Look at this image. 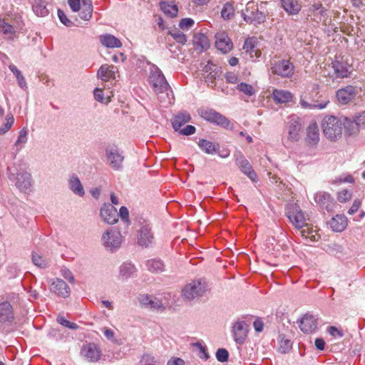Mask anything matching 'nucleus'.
<instances>
[{
    "label": "nucleus",
    "instance_id": "f257e3e1",
    "mask_svg": "<svg viewBox=\"0 0 365 365\" xmlns=\"http://www.w3.org/2000/svg\"><path fill=\"white\" fill-rule=\"evenodd\" d=\"M7 176L14 182L18 190L23 192H30L33 185L32 176L25 164H19L7 168Z\"/></svg>",
    "mask_w": 365,
    "mask_h": 365
},
{
    "label": "nucleus",
    "instance_id": "f03ea898",
    "mask_svg": "<svg viewBox=\"0 0 365 365\" xmlns=\"http://www.w3.org/2000/svg\"><path fill=\"white\" fill-rule=\"evenodd\" d=\"M207 291V284L205 280L199 279L187 283L182 289L181 295L184 300L192 301L204 296Z\"/></svg>",
    "mask_w": 365,
    "mask_h": 365
},
{
    "label": "nucleus",
    "instance_id": "7ed1b4c3",
    "mask_svg": "<svg viewBox=\"0 0 365 365\" xmlns=\"http://www.w3.org/2000/svg\"><path fill=\"white\" fill-rule=\"evenodd\" d=\"M101 241L106 250L114 252L121 247L123 236L118 229L109 227L102 234Z\"/></svg>",
    "mask_w": 365,
    "mask_h": 365
},
{
    "label": "nucleus",
    "instance_id": "20e7f679",
    "mask_svg": "<svg viewBox=\"0 0 365 365\" xmlns=\"http://www.w3.org/2000/svg\"><path fill=\"white\" fill-rule=\"evenodd\" d=\"M148 82L156 94H163L170 89L163 72L155 65L150 68Z\"/></svg>",
    "mask_w": 365,
    "mask_h": 365
},
{
    "label": "nucleus",
    "instance_id": "39448f33",
    "mask_svg": "<svg viewBox=\"0 0 365 365\" xmlns=\"http://www.w3.org/2000/svg\"><path fill=\"white\" fill-rule=\"evenodd\" d=\"M322 129L324 135L334 140L341 135L342 124L335 116H326L322 120Z\"/></svg>",
    "mask_w": 365,
    "mask_h": 365
},
{
    "label": "nucleus",
    "instance_id": "423d86ee",
    "mask_svg": "<svg viewBox=\"0 0 365 365\" xmlns=\"http://www.w3.org/2000/svg\"><path fill=\"white\" fill-rule=\"evenodd\" d=\"M137 242L138 245L143 247H148L154 242V235L150 222L143 220L140 222V228L138 231Z\"/></svg>",
    "mask_w": 365,
    "mask_h": 365
},
{
    "label": "nucleus",
    "instance_id": "0eeeda50",
    "mask_svg": "<svg viewBox=\"0 0 365 365\" xmlns=\"http://www.w3.org/2000/svg\"><path fill=\"white\" fill-rule=\"evenodd\" d=\"M106 163L113 170L123 168L124 157L116 146H108L105 149Z\"/></svg>",
    "mask_w": 365,
    "mask_h": 365
},
{
    "label": "nucleus",
    "instance_id": "6e6552de",
    "mask_svg": "<svg viewBox=\"0 0 365 365\" xmlns=\"http://www.w3.org/2000/svg\"><path fill=\"white\" fill-rule=\"evenodd\" d=\"M245 11L247 14L243 13L242 16L247 23L257 25L265 21V15L258 10V7L254 1H249L247 4Z\"/></svg>",
    "mask_w": 365,
    "mask_h": 365
},
{
    "label": "nucleus",
    "instance_id": "1a4fd4ad",
    "mask_svg": "<svg viewBox=\"0 0 365 365\" xmlns=\"http://www.w3.org/2000/svg\"><path fill=\"white\" fill-rule=\"evenodd\" d=\"M287 216L290 222L298 230L307 225L304 215L297 204H292L288 207Z\"/></svg>",
    "mask_w": 365,
    "mask_h": 365
},
{
    "label": "nucleus",
    "instance_id": "9d476101",
    "mask_svg": "<svg viewBox=\"0 0 365 365\" xmlns=\"http://www.w3.org/2000/svg\"><path fill=\"white\" fill-rule=\"evenodd\" d=\"M234 158L235 163L240 171L246 175L252 181H257V175L245 155L240 151H236L234 153Z\"/></svg>",
    "mask_w": 365,
    "mask_h": 365
},
{
    "label": "nucleus",
    "instance_id": "9b49d317",
    "mask_svg": "<svg viewBox=\"0 0 365 365\" xmlns=\"http://www.w3.org/2000/svg\"><path fill=\"white\" fill-rule=\"evenodd\" d=\"M100 217L108 225H114L118 221L117 209L110 203H103L100 208Z\"/></svg>",
    "mask_w": 365,
    "mask_h": 365
},
{
    "label": "nucleus",
    "instance_id": "f8f14e48",
    "mask_svg": "<svg viewBox=\"0 0 365 365\" xmlns=\"http://www.w3.org/2000/svg\"><path fill=\"white\" fill-rule=\"evenodd\" d=\"M200 115L207 121L221 125L224 128L230 126V120L220 113L213 109L202 110Z\"/></svg>",
    "mask_w": 365,
    "mask_h": 365
},
{
    "label": "nucleus",
    "instance_id": "ddd939ff",
    "mask_svg": "<svg viewBox=\"0 0 365 365\" xmlns=\"http://www.w3.org/2000/svg\"><path fill=\"white\" fill-rule=\"evenodd\" d=\"M357 93L356 88L352 86L341 88L336 93L337 102L341 105H346L354 100Z\"/></svg>",
    "mask_w": 365,
    "mask_h": 365
},
{
    "label": "nucleus",
    "instance_id": "4468645a",
    "mask_svg": "<svg viewBox=\"0 0 365 365\" xmlns=\"http://www.w3.org/2000/svg\"><path fill=\"white\" fill-rule=\"evenodd\" d=\"M139 302L142 306L152 310L163 311L165 307L161 299L149 294L140 295Z\"/></svg>",
    "mask_w": 365,
    "mask_h": 365
},
{
    "label": "nucleus",
    "instance_id": "2eb2a0df",
    "mask_svg": "<svg viewBox=\"0 0 365 365\" xmlns=\"http://www.w3.org/2000/svg\"><path fill=\"white\" fill-rule=\"evenodd\" d=\"M232 332L236 343L242 344L247 336L248 325L245 321L237 320L232 325Z\"/></svg>",
    "mask_w": 365,
    "mask_h": 365
},
{
    "label": "nucleus",
    "instance_id": "dca6fc26",
    "mask_svg": "<svg viewBox=\"0 0 365 365\" xmlns=\"http://www.w3.org/2000/svg\"><path fill=\"white\" fill-rule=\"evenodd\" d=\"M271 69L273 73L282 77H290L294 73V66L285 59L275 62Z\"/></svg>",
    "mask_w": 365,
    "mask_h": 365
},
{
    "label": "nucleus",
    "instance_id": "f3484780",
    "mask_svg": "<svg viewBox=\"0 0 365 365\" xmlns=\"http://www.w3.org/2000/svg\"><path fill=\"white\" fill-rule=\"evenodd\" d=\"M14 319L13 308L9 302L0 303V329L4 325H10Z\"/></svg>",
    "mask_w": 365,
    "mask_h": 365
},
{
    "label": "nucleus",
    "instance_id": "a211bd4d",
    "mask_svg": "<svg viewBox=\"0 0 365 365\" xmlns=\"http://www.w3.org/2000/svg\"><path fill=\"white\" fill-rule=\"evenodd\" d=\"M331 68L336 78H344L350 76L352 67L346 61L335 60L331 63Z\"/></svg>",
    "mask_w": 365,
    "mask_h": 365
},
{
    "label": "nucleus",
    "instance_id": "6ab92c4d",
    "mask_svg": "<svg viewBox=\"0 0 365 365\" xmlns=\"http://www.w3.org/2000/svg\"><path fill=\"white\" fill-rule=\"evenodd\" d=\"M51 291L55 294L66 298L70 295L71 289L68 285L61 279H51Z\"/></svg>",
    "mask_w": 365,
    "mask_h": 365
},
{
    "label": "nucleus",
    "instance_id": "aec40b11",
    "mask_svg": "<svg viewBox=\"0 0 365 365\" xmlns=\"http://www.w3.org/2000/svg\"><path fill=\"white\" fill-rule=\"evenodd\" d=\"M216 48L223 53L230 52L233 48V43L225 32L217 33L215 36Z\"/></svg>",
    "mask_w": 365,
    "mask_h": 365
},
{
    "label": "nucleus",
    "instance_id": "412c9836",
    "mask_svg": "<svg viewBox=\"0 0 365 365\" xmlns=\"http://www.w3.org/2000/svg\"><path fill=\"white\" fill-rule=\"evenodd\" d=\"M81 354L88 361L96 362L99 360L101 353L95 344H88L83 347Z\"/></svg>",
    "mask_w": 365,
    "mask_h": 365
},
{
    "label": "nucleus",
    "instance_id": "4be33fe9",
    "mask_svg": "<svg viewBox=\"0 0 365 365\" xmlns=\"http://www.w3.org/2000/svg\"><path fill=\"white\" fill-rule=\"evenodd\" d=\"M317 327V319L312 314H305L300 321L299 328L305 334L313 332Z\"/></svg>",
    "mask_w": 365,
    "mask_h": 365
},
{
    "label": "nucleus",
    "instance_id": "5701e85b",
    "mask_svg": "<svg viewBox=\"0 0 365 365\" xmlns=\"http://www.w3.org/2000/svg\"><path fill=\"white\" fill-rule=\"evenodd\" d=\"M315 202L321 207L322 209L329 211L333 207V197L326 192H318L314 197Z\"/></svg>",
    "mask_w": 365,
    "mask_h": 365
},
{
    "label": "nucleus",
    "instance_id": "b1692460",
    "mask_svg": "<svg viewBox=\"0 0 365 365\" xmlns=\"http://www.w3.org/2000/svg\"><path fill=\"white\" fill-rule=\"evenodd\" d=\"M190 120V114L186 110H181L173 117L171 123L174 130L178 131L183 125L189 123Z\"/></svg>",
    "mask_w": 365,
    "mask_h": 365
},
{
    "label": "nucleus",
    "instance_id": "393cba45",
    "mask_svg": "<svg viewBox=\"0 0 365 365\" xmlns=\"http://www.w3.org/2000/svg\"><path fill=\"white\" fill-rule=\"evenodd\" d=\"M329 224L333 231L341 232L347 227V219L343 215H337L330 220Z\"/></svg>",
    "mask_w": 365,
    "mask_h": 365
},
{
    "label": "nucleus",
    "instance_id": "a878e982",
    "mask_svg": "<svg viewBox=\"0 0 365 365\" xmlns=\"http://www.w3.org/2000/svg\"><path fill=\"white\" fill-rule=\"evenodd\" d=\"M101 43L105 47L110 48H120L122 46L121 41L113 35L106 34L99 36Z\"/></svg>",
    "mask_w": 365,
    "mask_h": 365
},
{
    "label": "nucleus",
    "instance_id": "bb28decb",
    "mask_svg": "<svg viewBox=\"0 0 365 365\" xmlns=\"http://www.w3.org/2000/svg\"><path fill=\"white\" fill-rule=\"evenodd\" d=\"M69 189L76 195L83 197L85 195V190L80 179L76 175H72L68 181Z\"/></svg>",
    "mask_w": 365,
    "mask_h": 365
},
{
    "label": "nucleus",
    "instance_id": "cd10ccee",
    "mask_svg": "<svg viewBox=\"0 0 365 365\" xmlns=\"http://www.w3.org/2000/svg\"><path fill=\"white\" fill-rule=\"evenodd\" d=\"M280 4L289 15L297 14L302 8L298 0H280Z\"/></svg>",
    "mask_w": 365,
    "mask_h": 365
},
{
    "label": "nucleus",
    "instance_id": "c85d7f7f",
    "mask_svg": "<svg viewBox=\"0 0 365 365\" xmlns=\"http://www.w3.org/2000/svg\"><path fill=\"white\" fill-rule=\"evenodd\" d=\"M301 130V124L298 119L292 118L289 122L288 125V138L292 141H297L299 138V131Z\"/></svg>",
    "mask_w": 365,
    "mask_h": 365
},
{
    "label": "nucleus",
    "instance_id": "c756f323",
    "mask_svg": "<svg viewBox=\"0 0 365 365\" xmlns=\"http://www.w3.org/2000/svg\"><path fill=\"white\" fill-rule=\"evenodd\" d=\"M272 97L277 103H285L292 100L293 95L288 91L274 89L272 91Z\"/></svg>",
    "mask_w": 365,
    "mask_h": 365
},
{
    "label": "nucleus",
    "instance_id": "7c9ffc66",
    "mask_svg": "<svg viewBox=\"0 0 365 365\" xmlns=\"http://www.w3.org/2000/svg\"><path fill=\"white\" fill-rule=\"evenodd\" d=\"M307 141L309 144L314 145L319 141V128L316 123H311L307 129Z\"/></svg>",
    "mask_w": 365,
    "mask_h": 365
},
{
    "label": "nucleus",
    "instance_id": "2f4dec72",
    "mask_svg": "<svg viewBox=\"0 0 365 365\" xmlns=\"http://www.w3.org/2000/svg\"><path fill=\"white\" fill-rule=\"evenodd\" d=\"M115 67L113 66H108L107 64L102 65L98 71V77L103 81H108L111 78H115Z\"/></svg>",
    "mask_w": 365,
    "mask_h": 365
},
{
    "label": "nucleus",
    "instance_id": "473e14b6",
    "mask_svg": "<svg viewBox=\"0 0 365 365\" xmlns=\"http://www.w3.org/2000/svg\"><path fill=\"white\" fill-rule=\"evenodd\" d=\"M0 30L7 40H14L16 37V31L15 28L7 23L4 19H0Z\"/></svg>",
    "mask_w": 365,
    "mask_h": 365
},
{
    "label": "nucleus",
    "instance_id": "72a5a7b5",
    "mask_svg": "<svg viewBox=\"0 0 365 365\" xmlns=\"http://www.w3.org/2000/svg\"><path fill=\"white\" fill-rule=\"evenodd\" d=\"M80 17L85 20L88 21L92 16L93 5L91 0H83L80 9Z\"/></svg>",
    "mask_w": 365,
    "mask_h": 365
},
{
    "label": "nucleus",
    "instance_id": "f704fd0d",
    "mask_svg": "<svg viewBox=\"0 0 365 365\" xmlns=\"http://www.w3.org/2000/svg\"><path fill=\"white\" fill-rule=\"evenodd\" d=\"M145 266L147 269L152 272L160 273L165 271V265L160 259H152L147 260Z\"/></svg>",
    "mask_w": 365,
    "mask_h": 365
},
{
    "label": "nucleus",
    "instance_id": "c9c22d12",
    "mask_svg": "<svg viewBox=\"0 0 365 365\" xmlns=\"http://www.w3.org/2000/svg\"><path fill=\"white\" fill-rule=\"evenodd\" d=\"M306 98H307L306 96H301L300 99H299V104H300L301 107L304 109L322 110V109H324V108H326V106H327V104L329 103V101H324V102H322L320 103H317L315 101H314L313 103H308L306 101Z\"/></svg>",
    "mask_w": 365,
    "mask_h": 365
},
{
    "label": "nucleus",
    "instance_id": "e433bc0d",
    "mask_svg": "<svg viewBox=\"0 0 365 365\" xmlns=\"http://www.w3.org/2000/svg\"><path fill=\"white\" fill-rule=\"evenodd\" d=\"M32 9L38 16L43 17L49 13L48 9L46 8V2L43 0H34Z\"/></svg>",
    "mask_w": 365,
    "mask_h": 365
},
{
    "label": "nucleus",
    "instance_id": "4c0bfd02",
    "mask_svg": "<svg viewBox=\"0 0 365 365\" xmlns=\"http://www.w3.org/2000/svg\"><path fill=\"white\" fill-rule=\"evenodd\" d=\"M198 146L202 151L207 154H214L219 149L218 144L215 145L211 141L207 140L205 139H200L198 142Z\"/></svg>",
    "mask_w": 365,
    "mask_h": 365
},
{
    "label": "nucleus",
    "instance_id": "58836bf2",
    "mask_svg": "<svg viewBox=\"0 0 365 365\" xmlns=\"http://www.w3.org/2000/svg\"><path fill=\"white\" fill-rule=\"evenodd\" d=\"M135 272V266L130 262H124L120 267V275L125 279L133 277Z\"/></svg>",
    "mask_w": 365,
    "mask_h": 365
},
{
    "label": "nucleus",
    "instance_id": "ea45409f",
    "mask_svg": "<svg viewBox=\"0 0 365 365\" xmlns=\"http://www.w3.org/2000/svg\"><path fill=\"white\" fill-rule=\"evenodd\" d=\"M9 68L15 75V76H16V78L17 79L19 86L22 89H26L27 88V83H26V81L24 77L22 75L21 71L19 70L17 68V67L16 66L13 65V64L9 65Z\"/></svg>",
    "mask_w": 365,
    "mask_h": 365
},
{
    "label": "nucleus",
    "instance_id": "a19ab883",
    "mask_svg": "<svg viewBox=\"0 0 365 365\" xmlns=\"http://www.w3.org/2000/svg\"><path fill=\"white\" fill-rule=\"evenodd\" d=\"M279 351L282 354L289 352L292 348V343L291 340L286 339L284 336L282 335H279Z\"/></svg>",
    "mask_w": 365,
    "mask_h": 365
},
{
    "label": "nucleus",
    "instance_id": "79ce46f5",
    "mask_svg": "<svg viewBox=\"0 0 365 365\" xmlns=\"http://www.w3.org/2000/svg\"><path fill=\"white\" fill-rule=\"evenodd\" d=\"M32 262L38 267L44 269L48 267L49 262L36 252L32 254Z\"/></svg>",
    "mask_w": 365,
    "mask_h": 365
},
{
    "label": "nucleus",
    "instance_id": "37998d69",
    "mask_svg": "<svg viewBox=\"0 0 365 365\" xmlns=\"http://www.w3.org/2000/svg\"><path fill=\"white\" fill-rule=\"evenodd\" d=\"M161 9L163 12L170 17L176 16L178 12V9L176 5L170 4L169 3H162Z\"/></svg>",
    "mask_w": 365,
    "mask_h": 365
},
{
    "label": "nucleus",
    "instance_id": "c03bdc74",
    "mask_svg": "<svg viewBox=\"0 0 365 365\" xmlns=\"http://www.w3.org/2000/svg\"><path fill=\"white\" fill-rule=\"evenodd\" d=\"M236 88L237 91L243 93L247 96H252L255 93L254 87L251 84H248L247 83L242 82L238 83Z\"/></svg>",
    "mask_w": 365,
    "mask_h": 365
},
{
    "label": "nucleus",
    "instance_id": "a18cd8bd",
    "mask_svg": "<svg viewBox=\"0 0 365 365\" xmlns=\"http://www.w3.org/2000/svg\"><path fill=\"white\" fill-rule=\"evenodd\" d=\"M309 11L317 12L320 16L326 17L327 10L321 2H314L309 7Z\"/></svg>",
    "mask_w": 365,
    "mask_h": 365
},
{
    "label": "nucleus",
    "instance_id": "49530a36",
    "mask_svg": "<svg viewBox=\"0 0 365 365\" xmlns=\"http://www.w3.org/2000/svg\"><path fill=\"white\" fill-rule=\"evenodd\" d=\"M27 140H28V132H27V130L25 128H24L19 131V136L15 143V145H16V146L19 147V148H21L22 147H24L25 143L27 142Z\"/></svg>",
    "mask_w": 365,
    "mask_h": 365
},
{
    "label": "nucleus",
    "instance_id": "de8ad7c7",
    "mask_svg": "<svg viewBox=\"0 0 365 365\" xmlns=\"http://www.w3.org/2000/svg\"><path fill=\"white\" fill-rule=\"evenodd\" d=\"M14 123V118L12 114L9 113L6 117V122L0 128V134H4L8 132Z\"/></svg>",
    "mask_w": 365,
    "mask_h": 365
},
{
    "label": "nucleus",
    "instance_id": "09e8293b",
    "mask_svg": "<svg viewBox=\"0 0 365 365\" xmlns=\"http://www.w3.org/2000/svg\"><path fill=\"white\" fill-rule=\"evenodd\" d=\"M234 7L230 3H226L221 11V16L224 19H230L234 15Z\"/></svg>",
    "mask_w": 365,
    "mask_h": 365
},
{
    "label": "nucleus",
    "instance_id": "8fccbe9b",
    "mask_svg": "<svg viewBox=\"0 0 365 365\" xmlns=\"http://www.w3.org/2000/svg\"><path fill=\"white\" fill-rule=\"evenodd\" d=\"M169 34L179 43L184 45L187 42L186 36L180 31H178V30H174L172 31H170Z\"/></svg>",
    "mask_w": 365,
    "mask_h": 365
},
{
    "label": "nucleus",
    "instance_id": "3c124183",
    "mask_svg": "<svg viewBox=\"0 0 365 365\" xmlns=\"http://www.w3.org/2000/svg\"><path fill=\"white\" fill-rule=\"evenodd\" d=\"M194 347L197 348L199 350V357L202 359L207 360L210 357L209 354L207 351V348L205 346L202 345V344L200 341H197L192 344Z\"/></svg>",
    "mask_w": 365,
    "mask_h": 365
},
{
    "label": "nucleus",
    "instance_id": "603ef678",
    "mask_svg": "<svg viewBox=\"0 0 365 365\" xmlns=\"http://www.w3.org/2000/svg\"><path fill=\"white\" fill-rule=\"evenodd\" d=\"M93 96L94 98L100 103H108L110 101L109 98L104 97L103 91L99 88H95L93 91Z\"/></svg>",
    "mask_w": 365,
    "mask_h": 365
},
{
    "label": "nucleus",
    "instance_id": "864d4df0",
    "mask_svg": "<svg viewBox=\"0 0 365 365\" xmlns=\"http://www.w3.org/2000/svg\"><path fill=\"white\" fill-rule=\"evenodd\" d=\"M196 44L202 48V50H206L209 48V40L205 34H200L196 38Z\"/></svg>",
    "mask_w": 365,
    "mask_h": 365
},
{
    "label": "nucleus",
    "instance_id": "5fc2aeb1",
    "mask_svg": "<svg viewBox=\"0 0 365 365\" xmlns=\"http://www.w3.org/2000/svg\"><path fill=\"white\" fill-rule=\"evenodd\" d=\"M118 217H120L121 220L128 225L130 224L129 220V212L126 207L122 206L119 212H118Z\"/></svg>",
    "mask_w": 365,
    "mask_h": 365
},
{
    "label": "nucleus",
    "instance_id": "6e6d98bb",
    "mask_svg": "<svg viewBox=\"0 0 365 365\" xmlns=\"http://www.w3.org/2000/svg\"><path fill=\"white\" fill-rule=\"evenodd\" d=\"M219 77L217 71H210L205 77V81L208 86L213 87L215 86V80Z\"/></svg>",
    "mask_w": 365,
    "mask_h": 365
},
{
    "label": "nucleus",
    "instance_id": "4d7b16f0",
    "mask_svg": "<svg viewBox=\"0 0 365 365\" xmlns=\"http://www.w3.org/2000/svg\"><path fill=\"white\" fill-rule=\"evenodd\" d=\"M229 353L225 349H219L216 352V358L220 362H225L228 360Z\"/></svg>",
    "mask_w": 365,
    "mask_h": 365
},
{
    "label": "nucleus",
    "instance_id": "13d9d810",
    "mask_svg": "<svg viewBox=\"0 0 365 365\" xmlns=\"http://www.w3.org/2000/svg\"><path fill=\"white\" fill-rule=\"evenodd\" d=\"M194 24L195 21L192 19L185 18L180 21L179 26L183 30H188L194 25Z\"/></svg>",
    "mask_w": 365,
    "mask_h": 365
},
{
    "label": "nucleus",
    "instance_id": "bf43d9fd",
    "mask_svg": "<svg viewBox=\"0 0 365 365\" xmlns=\"http://www.w3.org/2000/svg\"><path fill=\"white\" fill-rule=\"evenodd\" d=\"M195 131H196V128L195 126H193L192 125H187L185 128H180L177 132L180 135H190L194 134L195 133Z\"/></svg>",
    "mask_w": 365,
    "mask_h": 365
},
{
    "label": "nucleus",
    "instance_id": "052dcab7",
    "mask_svg": "<svg viewBox=\"0 0 365 365\" xmlns=\"http://www.w3.org/2000/svg\"><path fill=\"white\" fill-rule=\"evenodd\" d=\"M351 192L347 190H343L338 194V200L340 202H346L351 198Z\"/></svg>",
    "mask_w": 365,
    "mask_h": 365
},
{
    "label": "nucleus",
    "instance_id": "680f3d73",
    "mask_svg": "<svg viewBox=\"0 0 365 365\" xmlns=\"http://www.w3.org/2000/svg\"><path fill=\"white\" fill-rule=\"evenodd\" d=\"M58 16L60 21L63 25L68 26V27L73 26V22L67 18L66 15L62 10L58 9Z\"/></svg>",
    "mask_w": 365,
    "mask_h": 365
},
{
    "label": "nucleus",
    "instance_id": "e2e57ef3",
    "mask_svg": "<svg viewBox=\"0 0 365 365\" xmlns=\"http://www.w3.org/2000/svg\"><path fill=\"white\" fill-rule=\"evenodd\" d=\"M354 120L359 127L365 128V111L356 115Z\"/></svg>",
    "mask_w": 365,
    "mask_h": 365
},
{
    "label": "nucleus",
    "instance_id": "0e129e2a",
    "mask_svg": "<svg viewBox=\"0 0 365 365\" xmlns=\"http://www.w3.org/2000/svg\"><path fill=\"white\" fill-rule=\"evenodd\" d=\"M225 78L227 83L235 84L238 83V76L232 72H227L225 75Z\"/></svg>",
    "mask_w": 365,
    "mask_h": 365
},
{
    "label": "nucleus",
    "instance_id": "69168bd1",
    "mask_svg": "<svg viewBox=\"0 0 365 365\" xmlns=\"http://www.w3.org/2000/svg\"><path fill=\"white\" fill-rule=\"evenodd\" d=\"M68 3L74 12H77L80 10L81 4L80 0H68Z\"/></svg>",
    "mask_w": 365,
    "mask_h": 365
},
{
    "label": "nucleus",
    "instance_id": "338daca9",
    "mask_svg": "<svg viewBox=\"0 0 365 365\" xmlns=\"http://www.w3.org/2000/svg\"><path fill=\"white\" fill-rule=\"evenodd\" d=\"M328 332L330 335L334 337L341 338L343 336V332L334 326L329 327Z\"/></svg>",
    "mask_w": 365,
    "mask_h": 365
},
{
    "label": "nucleus",
    "instance_id": "774afa93",
    "mask_svg": "<svg viewBox=\"0 0 365 365\" xmlns=\"http://www.w3.org/2000/svg\"><path fill=\"white\" fill-rule=\"evenodd\" d=\"M360 206H361V201L358 199L355 200L354 201L351 207L348 210V213L349 215H354V213H356L358 211Z\"/></svg>",
    "mask_w": 365,
    "mask_h": 365
}]
</instances>
